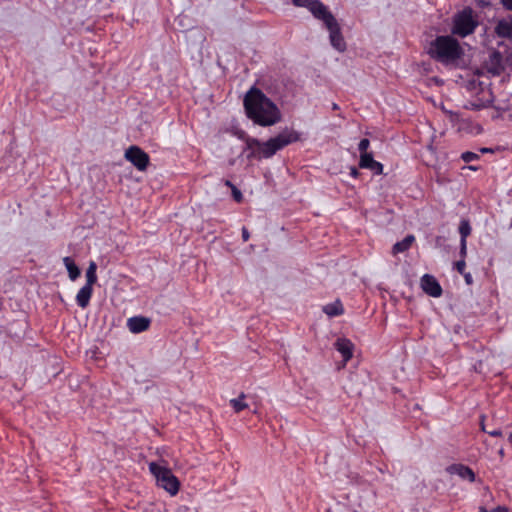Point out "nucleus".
<instances>
[{
    "label": "nucleus",
    "mask_w": 512,
    "mask_h": 512,
    "mask_svg": "<svg viewBox=\"0 0 512 512\" xmlns=\"http://www.w3.org/2000/svg\"><path fill=\"white\" fill-rule=\"evenodd\" d=\"M369 146H370L369 139H367V138L361 139L358 144V150L360 151V155L368 153L367 150H368Z\"/></svg>",
    "instance_id": "nucleus-22"
},
{
    "label": "nucleus",
    "mask_w": 512,
    "mask_h": 512,
    "mask_svg": "<svg viewBox=\"0 0 512 512\" xmlns=\"http://www.w3.org/2000/svg\"><path fill=\"white\" fill-rule=\"evenodd\" d=\"M93 295V287L84 285L76 295V303L82 309H85L91 300Z\"/></svg>",
    "instance_id": "nucleus-14"
},
{
    "label": "nucleus",
    "mask_w": 512,
    "mask_h": 512,
    "mask_svg": "<svg viewBox=\"0 0 512 512\" xmlns=\"http://www.w3.org/2000/svg\"><path fill=\"white\" fill-rule=\"evenodd\" d=\"M332 109H333V110H338V109H339V106H338L336 103H333V105H332Z\"/></svg>",
    "instance_id": "nucleus-36"
},
{
    "label": "nucleus",
    "mask_w": 512,
    "mask_h": 512,
    "mask_svg": "<svg viewBox=\"0 0 512 512\" xmlns=\"http://www.w3.org/2000/svg\"><path fill=\"white\" fill-rule=\"evenodd\" d=\"M359 167L362 169H369L375 175L383 174V164L374 160L372 153H365L360 155Z\"/></svg>",
    "instance_id": "nucleus-10"
},
{
    "label": "nucleus",
    "mask_w": 512,
    "mask_h": 512,
    "mask_svg": "<svg viewBox=\"0 0 512 512\" xmlns=\"http://www.w3.org/2000/svg\"><path fill=\"white\" fill-rule=\"evenodd\" d=\"M467 253V241H460V256L465 259Z\"/></svg>",
    "instance_id": "nucleus-25"
},
{
    "label": "nucleus",
    "mask_w": 512,
    "mask_h": 512,
    "mask_svg": "<svg viewBox=\"0 0 512 512\" xmlns=\"http://www.w3.org/2000/svg\"><path fill=\"white\" fill-rule=\"evenodd\" d=\"M336 350L342 355L344 365L353 357V343L347 338H338L335 342Z\"/></svg>",
    "instance_id": "nucleus-12"
},
{
    "label": "nucleus",
    "mask_w": 512,
    "mask_h": 512,
    "mask_svg": "<svg viewBox=\"0 0 512 512\" xmlns=\"http://www.w3.org/2000/svg\"><path fill=\"white\" fill-rule=\"evenodd\" d=\"M495 33L500 38H512V18L501 19L495 26Z\"/></svg>",
    "instance_id": "nucleus-13"
},
{
    "label": "nucleus",
    "mask_w": 512,
    "mask_h": 512,
    "mask_svg": "<svg viewBox=\"0 0 512 512\" xmlns=\"http://www.w3.org/2000/svg\"><path fill=\"white\" fill-rule=\"evenodd\" d=\"M415 242V236L412 234L407 235L403 240L397 242L394 244L392 248V252L394 255H397L399 253L406 252L409 250L412 246V244Z\"/></svg>",
    "instance_id": "nucleus-15"
},
{
    "label": "nucleus",
    "mask_w": 512,
    "mask_h": 512,
    "mask_svg": "<svg viewBox=\"0 0 512 512\" xmlns=\"http://www.w3.org/2000/svg\"><path fill=\"white\" fill-rule=\"evenodd\" d=\"M246 395L241 393L238 398H233L229 401V405L233 408L235 413H240L244 409L248 408V404L244 401Z\"/></svg>",
    "instance_id": "nucleus-18"
},
{
    "label": "nucleus",
    "mask_w": 512,
    "mask_h": 512,
    "mask_svg": "<svg viewBox=\"0 0 512 512\" xmlns=\"http://www.w3.org/2000/svg\"><path fill=\"white\" fill-rule=\"evenodd\" d=\"M323 312L329 317H336L344 314V307L340 300L329 303L323 307Z\"/></svg>",
    "instance_id": "nucleus-16"
},
{
    "label": "nucleus",
    "mask_w": 512,
    "mask_h": 512,
    "mask_svg": "<svg viewBox=\"0 0 512 512\" xmlns=\"http://www.w3.org/2000/svg\"><path fill=\"white\" fill-rule=\"evenodd\" d=\"M299 140L300 134L297 131L285 129L265 142L253 139L249 143V147L257 146V150L263 158H271L277 151Z\"/></svg>",
    "instance_id": "nucleus-4"
},
{
    "label": "nucleus",
    "mask_w": 512,
    "mask_h": 512,
    "mask_svg": "<svg viewBox=\"0 0 512 512\" xmlns=\"http://www.w3.org/2000/svg\"><path fill=\"white\" fill-rule=\"evenodd\" d=\"M501 3L506 7L508 10L512 11V0H501Z\"/></svg>",
    "instance_id": "nucleus-30"
},
{
    "label": "nucleus",
    "mask_w": 512,
    "mask_h": 512,
    "mask_svg": "<svg viewBox=\"0 0 512 512\" xmlns=\"http://www.w3.org/2000/svg\"><path fill=\"white\" fill-rule=\"evenodd\" d=\"M462 275H463V277L465 279L466 284L471 285L473 283V277H472V275L469 272H465Z\"/></svg>",
    "instance_id": "nucleus-28"
},
{
    "label": "nucleus",
    "mask_w": 512,
    "mask_h": 512,
    "mask_svg": "<svg viewBox=\"0 0 512 512\" xmlns=\"http://www.w3.org/2000/svg\"><path fill=\"white\" fill-rule=\"evenodd\" d=\"M421 288L429 296L437 298L442 295V287L437 279L430 275L424 274L421 278Z\"/></svg>",
    "instance_id": "nucleus-9"
},
{
    "label": "nucleus",
    "mask_w": 512,
    "mask_h": 512,
    "mask_svg": "<svg viewBox=\"0 0 512 512\" xmlns=\"http://www.w3.org/2000/svg\"><path fill=\"white\" fill-rule=\"evenodd\" d=\"M459 233H460V236H461V240L460 241H466L467 237L471 233V226H470L468 221L462 220L460 222Z\"/></svg>",
    "instance_id": "nucleus-20"
},
{
    "label": "nucleus",
    "mask_w": 512,
    "mask_h": 512,
    "mask_svg": "<svg viewBox=\"0 0 512 512\" xmlns=\"http://www.w3.org/2000/svg\"><path fill=\"white\" fill-rule=\"evenodd\" d=\"M446 472L450 475H457L460 479L468 481L470 483L475 482L476 474L467 465L462 463H454L446 467Z\"/></svg>",
    "instance_id": "nucleus-8"
},
{
    "label": "nucleus",
    "mask_w": 512,
    "mask_h": 512,
    "mask_svg": "<svg viewBox=\"0 0 512 512\" xmlns=\"http://www.w3.org/2000/svg\"><path fill=\"white\" fill-rule=\"evenodd\" d=\"M427 53L435 61L448 65L461 59L464 50L453 36L441 35L430 42Z\"/></svg>",
    "instance_id": "nucleus-3"
},
{
    "label": "nucleus",
    "mask_w": 512,
    "mask_h": 512,
    "mask_svg": "<svg viewBox=\"0 0 512 512\" xmlns=\"http://www.w3.org/2000/svg\"><path fill=\"white\" fill-rule=\"evenodd\" d=\"M232 196L233 199L238 203L243 200L242 192L236 186H232Z\"/></svg>",
    "instance_id": "nucleus-23"
},
{
    "label": "nucleus",
    "mask_w": 512,
    "mask_h": 512,
    "mask_svg": "<svg viewBox=\"0 0 512 512\" xmlns=\"http://www.w3.org/2000/svg\"><path fill=\"white\" fill-rule=\"evenodd\" d=\"M124 156L139 171H145L150 164L149 155L136 145L128 147Z\"/></svg>",
    "instance_id": "nucleus-7"
},
{
    "label": "nucleus",
    "mask_w": 512,
    "mask_h": 512,
    "mask_svg": "<svg viewBox=\"0 0 512 512\" xmlns=\"http://www.w3.org/2000/svg\"><path fill=\"white\" fill-rule=\"evenodd\" d=\"M350 176L357 179L359 176H360V172L358 171V169L356 167H351L350 168Z\"/></svg>",
    "instance_id": "nucleus-29"
},
{
    "label": "nucleus",
    "mask_w": 512,
    "mask_h": 512,
    "mask_svg": "<svg viewBox=\"0 0 512 512\" xmlns=\"http://www.w3.org/2000/svg\"><path fill=\"white\" fill-rule=\"evenodd\" d=\"M150 319L143 316H134L127 320V327L130 332L138 334L148 330L150 327Z\"/></svg>",
    "instance_id": "nucleus-11"
},
{
    "label": "nucleus",
    "mask_w": 512,
    "mask_h": 512,
    "mask_svg": "<svg viewBox=\"0 0 512 512\" xmlns=\"http://www.w3.org/2000/svg\"><path fill=\"white\" fill-rule=\"evenodd\" d=\"M149 471L155 477L157 485L167 491L171 496H175L180 489V481L172 473L171 469L160 466L156 462L149 463Z\"/></svg>",
    "instance_id": "nucleus-5"
},
{
    "label": "nucleus",
    "mask_w": 512,
    "mask_h": 512,
    "mask_svg": "<svg viewBox=\"0 0 512 512\" xmlns=\"http://www.w3.org/2000/svg\"><path fill=\"white\" fill-rule=\"evenodd\" d=\"M468 168H469L470 170H473V171H477V170H478V167H476V166H472V165H470Z\"/></svg>",
    "instance_id": "nucleus-34"
},
{
    "label": "nucleus",
    "mask_w": 512,
    "mask_h": 512,
    "mask_svg": "<svg viewBox=\"0 0 512 512\" xmlns=\"http://www.w3.org/2000/svg\"><path fill=\"white\" fill-rule=\"evenodd\" d=\"M96 271H97V265L94 261H91L86 270V284L85 285L93 287V285L97 282Z\"/></svg>",
    "instance_id": "nucleus-19"
},
{
    "label": "nucleus",
    "mask_w": 512,
    "mask_h": 512,
    "mask_svg": "<svg viewBox=\"0 0 512 512\" xmlns=\"http://www.w3.org/2000/svg\"><path fill=\"white\" fill-rule=\"evenodd\" d=\"M243 105L247 117L259 126L269 127L281 120L278 106L256 87L245 94Z\"/></svg>",
    "instance_id": "nucleus-1"
},
{
    "label": "nucleus",
    "mask_w": 512,
    "mask_h": 512,
    "mask_svg": "<svg viewBox=\"0 0 512 512\" xmlns=\"http://www.w3.org/2000/svg\"><path fill=\"white\" fill-rule=\"evenodd\" d=\"M493 512H506L507 508L505 506H497L496 508L492 509Z\"/></svg>",
    "instance_id": "nucleus-31"
},
{
    "label": "nucleus",
    "mask_w": 512,
    "mask_h": 512,
    "mask_svg": "<svg viewBox=\"0 0 512 512\" xmlns=\"http://www.w3.org/2000/svg\"><path fill=\"white\" fill-rule=\"evenodd\" d=\"M478 21L473 16L471 8H465L453 18L452 33L462 38L474 33Z\"/></svg>",
    "instance_id": "nucleus-6"
},
{
    "label": "nucleus",
    "mask_w": 512,
    "mask_h": 512,
    "mask_svg": "<svg viewBox=\"0 0 512 512\" xmlns=\"http://www.w3.org/2000/svg\"><path fill=\"white\" fill-rule=\"evenodd\" d=\"M480 512H493V510H487L484 507H480Z\"/></svg>",
    "instance_id": "nucleus-33"
},
{
    "label": "nucleus",
    "mask_w": 512,
    "mask_h": 512,
    "mask_svg": "<svg viewBox=\"0 0 512 512\" xmlns=\"http://www.w3.org/2000/svg\"><path fill=\"white\" fill-rule=\"evenodd\" d=\"M225 185L230 187L231 189H232V186H234L230 180H226Z\"/></svg>",
    "instance_id": "nucleus-32"
},
{
    "label": "nucleus",
    "mask_w": 512,
    "mask_h": 512,
    "mask_svg": "<svg viewBox=\"0 0 512 512\" xmlns=\"http://www.w3.org/2000/svg\"><path fill=\"white\" fill-rule=\"evenodd\" d=\"M63 264L68 271L69 278L72 281H75L81 274V271L75 261L71 257L67 256L63 258Z\"/></svg>",
    "instance_id": "nucleus-17"
},
{
    "label": "nucleus",
    "mask_w": 512,
    "mask_h": 512,
    "mask_svg": "<svg viewBox=\"0 0 512 512\" xmlns=\"http://www.w3.org/2000/svg\"><path fill=\"white\" fill-rule=\"evenodd\" d=\"M481 151H482V152H487V151H488V149L483 148Z\"/></svg>",
    "instance_id": "nucleus-37"
},
{
    "label": "nucleus",
    "mask_w": 512,
    "mask_h": 512,
    "mask_svg": "<svg viewBox=\"0 0 512 512\" xmlns=\"http://www.w3.org/2000/svg\"><path fill=\"white\" fill-rule=\"evenodd\" d=\"M455 269L462 275L465 273L466 262L465 259H460L454 264Z\"/></svg>",
    "instance_id": "nucleus-24"
},
{
    "label": "nucleus",
    "mask_w": 512,
    "mask_h": 512,
    "mask_svg": "<svg viewBox=\"0 0 512 512\" xmlns=\"http://www.w3.org/2000/svg\"><path fill=\"white\" fill-rule=\"evenodd\" d=\"M482 430L484 432L488 433L492 437H500V436H502V431L500 429H495V430H492V431H486L484 426L482 425Z\"/></svg>",
    "instance_id": "nucleus-26"
},
{
    "label": "nucleus",
    "mask_w": 512,
    "mask_h": 512,
    "mask_svg": "<svg viewBox=\"0 0 512 512\" xmlns=\"http://www.w3.org/2000/svg\"><path fill=\"white\" fill-rule=\"evenodd\" d=\"M508 441H509L510 445L512 446V432L508 436Z\"/></svg>",
    "instance_id": "nucleus-35"
},
{
    "label": "nucleus",
    "mask_w": 512,
    "mask_h": 512,
    "mask_svg": "<svg viewBox=\"0 0 512 512\" xmlns=\"http://www.w3.org/2000/svg\"><path fill=\"white\" fill-rule=\"evenodd\" d=\"M294 6L306 8L315 19L321 21L329 32L332 47L339 52L346 50V42L340 24L329 8L320 0H292Z\"/></svg>",
    "instance_id": "nucleus-2"
},
{
    "label": "nucleus",
    "mask_w": 512,
    "mask_h": 512,
    "mask_svg": "<svg viewBox=\"0 0 512 512\" xmlns=\"http://www.w3.org/2000/svg\"><path fill=\"white\" fill-rule=\"evenodd\" d=\"M241 232H242L243 241L244 242L248 241L250 238V233H249L248 229L246 227H243Z\"/></svg>",
    "instance_id": "nucleus-27"
},
{
    "label": "nucleus",
    "mask_w": 512,
    "mask_h": 512,
    "mask_svg": "<svg viewBox=\"0 0 512 512\" xmlns=\"http://www.w3.org/2000/svg\"><path fill=\"white\" fill-rule=\"evenodd\" d=\"M461 159L466 163H470L479 159V155L474 152L466 151L461 154Z\"/></svg>",
    "instance_id": "nucleus-21"
}]
</instances>
